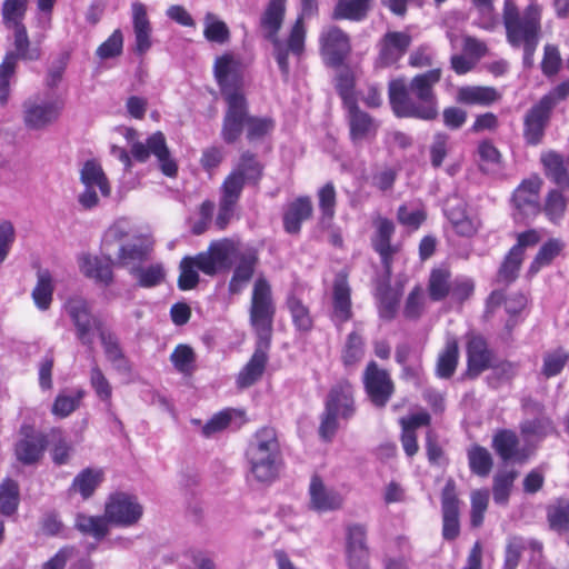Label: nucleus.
Returning <instances> with one entry per match:
<instances>
[{
	"label": "nucleus",
	"mask_w": 569,
	"mask_h": 569,
	"mask_svg": "<svg viewBox=\"0 0 569 569\" xmlns=\"http://www.w3.org/2000/svg\"><path fill=\"white\" fill-rule=\"evenodd\" d=\"M37 284L32 290V298L36 306L40 310L49 309L52 295H53V284L52 278L48 270H40L37 273Z\"/></svg>",
	"instance_id": "nucleus-48"
},
{
	"label": "nucleus",
	"mask_w": 569,
	"mask_h": 569,
	"mask_svg": "<svg viewBox=\"0 0 569 569\" xmlns=\"http://www.w3.org/2000/svg\"><path fill=\"white\" fill-rule=\"evenodd\" d=\"M541 182L539 180H525L515 190L512 201L517 210L523 217L536 216L540 212L539 190Z\"/></svg>",
	"instance_id": "nucleus-24"
},
{
	"label": "nucleus",
	"mask_w": 569,
	"mask_h": 569,
	"mask_svg": "<svg viewBox=\"0 0 569 569\" xmlns=\"http://www.w3.org/2000/svg\"><path fill=\"white\" fill-rule=\"evenodd\" d=\"M80 181L84 187H98L101 194L108 197L110 194V184L100 163L90 159L87 160L80 170Z\"/></svg>",
	"instance_id": "nucleus-38"
},
{
	"label": "nucleus",
	"mask_w": 569,
	"mask_h": 569,
	"mask_svg": "<svg viewBox=\"0 0 569 569\" xmlns=\"http://www.w3.org/2000/svg\"><path fill=\"white\" fill-rule=\"evenodd\" d=\"M109 520L106 513L103 516H88L77 513L74 519V529L86 536H91L96 540H102L109 533Z\"/></svg>",
	"instance_id": "nucleus-36"
},
{
	"label": "nucleus",
	"mask_w": 569,
	"mask_h": 569,
	"mask_svg": "<svg viewBox=\"0 0 569 569\" xmlns=\"http://www.w3.org/2000/svg\"><path fill=\"white\" fill-rule=\"evenodd\" d=\"M48 440L43 433H31L20 439L14 447L17 459L23 465L37 463L47 448Z\"/></svg>",
	"instance_id": "nucleus-28"
},
{
	"label": "nucleus",
	"mask_w": 569,
	"mask_h": 569,
	"mask_svg": "<svg viewBox=\"0 0 569 569\" xmlns=\"http://www.w3.org/2000/svg\"><path fill=\"white\" fill-rule=\"evenodd\" d=\"M478 154L481 161L479 169L482 172L488 173L500 167L501 153L490 140L479 142Z\"/></svg>",
	"instance_id": "nucleus-61"
},
{
	"label": "nucleus",
	"mask_w": 569,
	"mask_h": 569,
	"mask_svg": "<svg viewBox=\"0 0 569 569\" xmlns=\"http://www.w3.org/2000/svg\"><path fill=\"white\" fill-rule=\"evenodd\" d=\"M412 37L407 31H387L377 42L376 69H386L397 64L408 52Z\"/></svg>",
	"instance_id": "nucleus-10"
},
{
	"label": "nucleus",
	"mask_w": 569,
	"mask_h": 569,
	"mask_svg": "<svg viewBox=\"0 0 569 569\" xmlns=\"http://www.w3.org/2000/svg\"><path fill=\"white\" fill-rule=\"evenodd\" d=\"M319 209L321 212V223H329L335 217L336 190L331 182L326 183L318 191Z\"/></svg>",
	"instance_id": "nucleus-63"
},
{
	"label": "nucleus",
	"mask_w": 569,
	"mask_h": 569,
	"mask_svg": "<svg viewBox=\"0 0 569 569\" xmlns=\"http://www.w3.org/2000/svg\"><path fill=\"white\" fill-rule=\"evenodd\" d=\"M132 20L136 37L134 50L139 54H144L151 48V26L146 7L142 3L136 2L132 4Z\"/></svg>",
	"instance_id": "nucleus-30"
},
{
	"label": "nucleus",
	"mask_w": 569,
	"mask_h": 569,
	"mask_svg": "<svg viewBox=\"0 0 569 569\" xmlns=\"http://www.w3.org/2000/svg\"><path fill=\"white\" fill-rule=\"evenodd\" d=\"M323 57L331 67H339L351 51L350 38L339 27L332 26L320 36Z\"/></svg>",
	"instance_id": "nucleus-19"
},
{
	"label": "nucleus",
	"mask_w": 569,
	"mask_h": 569,
	"mask_svg": "<svg viewBox=\"0 0 569 569\" xmlns=\"http://www.w3.org/2000/svg\"><path fill=\"white\" fill-rule=\"evenodd\" d=\"M563 247V242L555 238L545 242L530 263L527 276L532 278L542 267L549 266L555 260V258L560 254Z\"/></svg>",
	"instance_id": "nucleus-42"
},
{
	"label": "nucleus",
	"mask_w": 569,
	"mask_h": 569,
	"mask_svg": "<svg viewBox=\"0 0 569 569\" xmlns=\"http://www.w3.org/2000/svg\"><path fill=\"white\" fill-rule=\"evenodd\" d=\"M522 254L510 249L503 258V261L497 273V281L505 286H509L518 278V272L523 261Z\"/></svg>",
	"instance_id": "nucleus-53"
},
{
	"label": "nucleus",
	"mask_w": 569,
	"mask_h": 569,
	"mask_svg": "<svg viewBox=\"0 0 569 569\" xmlns=\"http://www.w3.org/2000/svg\"><path fill=\"white\" fill-rule=\"evenodd\" d=\"M20 502L19 485L11 478L4 479L0 485V513L10 517L18 510Z\"/></svg>",
	"instance_id": "nucleus-44"
},
{
	"label": "nucleus",
	"mask_w": 569,
	"mask_h": 569,
	"mask_svg": "<svg viewBox=\"0 0 569 569\" xmlns=\"http://www.w3.org/2000/svg\"><path fill=\"white\" fill-rule=\"evenodd\" d=\"M286 307L290 312L296 330L305 333L312 330L313 319L309 307L306 306L300 298L295 293L288 295L286 299Z\"/></svg>",
	"instance_id": "nucleus-40"
},
{
	"label": "nucleus",
	"mask_w": 569,
	"mask_h": 569,
	"mask_svg": "<svg viewBox=\"0 0 569 569\" xmlns=\"http://www.w3.org/2000/svg\"><path fill=\"white\" fill-rule=\"evenodd\" d=\"M373 3L375 0H337L331 18L333 20L360 22L368 17Z\"/></svg>",
	"instance_id": "nucleus-29"
},
{
	"label": "nucleus",
	"mask_w": 569,
	"mask_h": 569,
	"mask_svg": "<svg viewBox=\"0 0 569 569\" xmlns=\"http://www.w3.org/2000/svg\"><path fill=\"white\" fill-rule=\"evenodd\" d=\"M264 174V164L258 156L249 150L243 151L226 176L220 191L241 197L246 186L258 188Z\"/></svg>",
	"instance_id": "nucleus-7"
},
{
	"label": "nucleus",
	"mask_w": 569,
	"mask_h": 569,
	"mask_svg": "<svg viewBox=\"0 0 569 569\" xmlns=\"http://www.w3.org/2000/svg\"><path fill=\"white\" fill-rule=\"evenodd\" d=\"M500 98L492 87L465 86L457 91L456 101L467 106H490Z\"/></svg>",
	"instance_id": "nucleus-33"
},
{
	"label": "nucleus",
	"mask_w": 569,
	"mask_h": 569,
	"mask_svg": "<svg viewBox=\"0 0 569 569\" xmlns=\"http://www.w3.org/2000/svg\"><path fill=\"white\" fill-rule=\"evenodd\" d=\"M375 233L371 238V246L379 254L385 271L390 274L393 257L400 250L399 246L391 243L395 234V222L386 217L378 216L373 220Z\"/></svg>",
	"instance_id": "nucleus-16"
},
{
	"label": "nucleus",
	"mask_w": 569,
	"mask_h": 569,
	"mask_svg": "<svg viewBox=\"0 0 569 569\" xmlns=\"http://www.w3.org/2000/svg\"><path fill=\"white\" fill-rule=\"evenodd\" d=\"M89 381L91 388L94 390L96 396L104 402L108 407L111 406L112 398V386L96 362L93 360V365L90 369Z\"/></svg>",
	"instance_id": "nucleus-55"
},
{
	"label": "nucleus",
	"mask_w": 569,
	"mask_h": 569,
	"mask_svg": "<svg viewBox=\"0 0 569 569\" xmlns=\"http://www.w3.org/2000/svg\"><path fill=\"white\" fill-rule=\"evenodd\" d=\"M203 36L210 42L223 44L229 41L230 31L222 20H219L212 12H207Z\"/></svg>",
	"instance_id": "nucleus-56"
},
{
	"label": "nucleus",
	"mask_w": 569,
	"mask_h": 569,
	"mask_svg": "<svg viewBox=\"0 0 569 569\" xmlns=\"http://www.w3.org/2000/svg\"><path fill=\"white\" fill-rule=\"evenodd\" d=\"M355 88L356 77L353 71L349 67H343L337 73L336 89L342 99L345 108L357 103Z\"/></svg>",
	"instance_id": "nucleus-51"
},
{
	"label": "nucleus",
	"mask_w": 569,
	"mask_h": 569,
	"mask_svg": "<svg viewBox=\"0 0 569 569\" xmlns=\"http://www.w3.org/2000/svg\"><path fill=\"white\" fill-rule=\"evenodd\" d=\"M459 359V346L456 338H448L443 350L439 353L436 373L438 377L448 379L456 371Z\"/></svg>",
	"instance_id": "nucleus-41"
},
{
	"label": "nucleus",
	"mask_w": 569,
	"mask_h": 569,
	"mask_svg": "<svg viewBox=\"0 0 569 569\" xmlns=\"http://www.w3.org/2000/svg\"><path fill=\"white\" fill-rule=\"evenodd\" d=\"M276 305L269 281L259 277L253 284L249 309L250 325L256 333L257 342L253 355L237 376L239 389L254 385L262 377L268 362V350L273 332Z\"/></svg>",
	"instance_id": "nucleus-1"
},
{
	"label": "nucleus",
	"mask_w": 569,
	"mask_h": 569,
	"mask_svg": "<svg viewBox=\"0 0 569 569\" xmlns=\"http://www.w3.org/2000/svg\"><path fill=\"white\" fill-rule=\"evenodd\" d=\"M132 157L139 162H146L150 154L157 158L160 171L169 178L178 174V163L171 157L167 146L166 137L161 131H157L148 137L147 142H134L131 147Z\"/></svg>",
	"instance_id": "nucleus-8"
},
{
	"label": "nucleus",
	"mask_w": 569,
	"mask_h": 569,
	"mask_svg": "<svg viewBox=\"0 0 569 569\" xmlns=\"http://www.w3.org/2000/svg\"><path fill=\"white\" fill-rule=\"evenodd\" d=\"M247 129V139L250 142L262 139L267 136L274 127V122L271 118H259L249 116L248 101L244 99V111L237 118L233 131L224 129V120L222 121L221 138L228 143H234L242 134L243 129Z\"/></svg>",
	"instance_id": "nucleus-14"
},
{
	"label": "nucleus",
	"mask_w": 569,
	"mask_h": 569,
	"mask_svg": "<svg viewBox=\"0 0 569 569\" xmlns=\"http://www.w3.org/2000/svg\"><path fill=\"white\" fill-rule=\"evenodd\" d=\"M309 492L311 506L318 511L336 510L342 506L341 495L333 489L326 488L318 476L312 477Z\"/></svg>",
	"instance_id": "nucleus-27"
},
{
	"label": "nucleus",
	"mask_w": 569,
	"mask_h": 569,
	"mask_svg": "<svg viewBox=\"0 0 569 569\" xmlns=\"http://www.w3.org/2000/svg\"><path fill=\"white\" fill-rule=\"evenodd\" d=\"M362 382L371 403L377 408L386 407L395 392V383L388 370L371 360L366 366Z\"/></svg>",
	"instance_id": "nucleus-12"
},
{
	"label": "nucleus",
	"mask_w": 569,
	"mask_h": 569,
	"mask_svg": "<svg viewBox=\"0 0 569 569\" xmlns=\"http://www.w3.org/2000/svg\"><path fill=\"white\" fill-rule=\"evenodd\" d=\"M62 100L43 101L38 98L23 102V123L27 129L41 131L56 123L63 110Z\"/></svg>",
	"instance_id": "nucleus-9"
},
{
	"label": "nucleus",
	"mask_w": 569,
	"mask_h": 569,
	"mask_svg": "<svg viewBox=\"0 0 569 569\" xmlns=\"http://www.w3.org/2000/svg\"><path fill=\"white\" fill-rule=\"evenodd\" d=\"M84 390L79 389L76 396H67L59 393L52 405V415L59 418H66L70 416L74 410L80 407L81 400L84 397Z\"/></svg>",
	"instance_id": "nucleus-62"
},
{
	"label": "nucleus",
	"mask_w": 569,
	"mask_h": 569,
	"mask_svg": "<svg viewBox=\"0 0 569 569\" xmlns=\"http://www.w3.org/2000/svg\"><path fill=\"white\" fill-rule=\"evenodd\" d=\"M547 519L549 527L557 532H569V501L558 500L548 507Z\"/></svg>",
	"instance_id": "nucleus-54"
},
{
	"label": "nucleus",
	"mask_w": 569,
	"mask_h": 569,
	"mask_svg": "<svg viewBox=\"0 0 569 569\" xmlns=\"http://www.w3.org/2000/svg\"><path fill=\"white\" fill-rule=\"evenodd\" d=\"M233 258L237 259V266L229 281L228 290L231 295H237L252 279L259 256L254 248H247L240 252L237 250Z\"/></svg>",
	"instance_id": "nucleus-20"
},
{
	"label": "nucleus",
	"mask_w": 569,
	"mask_h": 569,
	"mask_svg": "<svg viewBox=\"0 0 569 569\" xmlns=\"http://www.w3.org/2000/svg\"><path fill=\"white\" fill-rule=\"evenodd\" d=\"M14 51L7 52L14 57V68H17L18 59L27 61H37L41 58L42 51L39 46H31L26 27L13 30Z\"/></svg>",
	"instance_id": "nucleus-37"
},
{
	"label": "nucleus",
	"mask_w": 569,
	"mask_h": 569,
	"mask_svg": "<svg viewBox=\"0 0 569 569\" xmlns=\"http://www.w3.org/2000/svg\"><path fill=\"white\" fill-rule=\"evenodd\" d=\"M66 310L76 327L78 339L82 345L92 349L93 337L91 335V330H96V321L102 320L93 317L89 310L87 301L80 298L69 299L66 303Z\"/></svg>",
	"instance_id": "nucleus-18"
},
{
	"label": "nucleus",
	"mask_w": 569,
	"mask_h": 569,
	"mask_svg": "<svg viewBox=\"0 0 569 569\" xmlns=\"http://www.w3.org/2000/svg\"><path fill=\"white\" fill-rule=\"evenodd\" d=\"M180 274L178 278V287L180 290H191L199 283V274L197 272V254L194 257H184L179 264Z\"/></svg>",
	"instance_id": "nucleus-58"
},
{
	"label": "nucleus",
	"mask_w": 569,
	"mask_h": 569,
	"mask_svg": "<svg viewBox=\"0 0 569 569\" xmlns=\"http://www.w3.org/2000/svg\"><path fill=\"white\" fill-rule=\"evenodd\" d=\"M471 510H470V525L473 528H479L483 523L485 512L489 505L488 489L473 490L470 495Z\"/></svg>",
	"instance_id": "nucleus-59"
},
{
	"label": "nucleus",
	"mask_w": 569,
	"mask_h": 569,
	"mask_svg": "<svg viewBox=\"0 0 569 569\" xmlns=\"http://www.w3.org/2000/svg\"><path fill=\"white\" fill-rule=\"evenodd\" d=\"M104 513L110 523L119 527L136 525L143 513V507L137 497L126 492H114L109 496Z\"/></svg>",
	"instance_id": "nucleus-11"
},
{
	"label": "nucleus",
	"mask_w": 569,
	"mask_h": 569,
	"mask_svg": "<svg viewBox=\"0 0 569 569\" xmlns=\"http://www.w3.org/2000/svg\"><path fill=\"white\" fill-rule=\"evenodd\" d=\"M365 355V341L360 333L352 331L348 335L341 351V361L346 368L355 367Z\"/></svg>",
	"instance_id": "nucleus-50"
},
{
	"label": "nucleus",
	"mask_w": 569,
	"mask_h": 569,
	"mask_svg": "<svg viewBox=\"0 0 569 569\" xmlns=\"http://www.w3.org/2000/svg\"><path fill=\"white\" fill-rule=\"evenodd\" d=\"M104 472L99 468H86L73 479L70 491L80 493L83 500L91 498L96 489L102 483Z\"/></svg>",
	"instance_id": "nucleus-35"
},
{
	"label": "nucleus",
	"mask_w": 569,
	"mask_h": 569,
	"mask_svg": "<svg viewBox=\"0 0 569 569\" xmlns=\"http://www.w3.org/2000/svg\"><path fill=\"white\" fill-rule=\"evenodd\" d=\"M28 0H4L2 3V20L10 30L26 27L23 18L27 11Z\"/></svg>",
	"instance_id": "nucleus-49"
},
{
	"label": "nucleus",
	"mask_w": 569,
	"mask_h": 569,
	"mask_svg": "<svg viewBox=\"0 0 569 569\" xmlns=\"http://www.w3.org/2000/svg\"><path fill=\"white\" fill-rule=\"evenodd\" d=\"M246 457L250 472L257 481H273L278 477L281 462L276 430L270 427L259 429L246 450Z\"/></svg>",
	"instance_id": "nucleus-6"
},
{
	"label": "nucleus",
	"mask_w": 569,
	"mask_h": 569,
	"mask_svg": "<svg viewBox=\"0 0 569 569\" xmlns=\"http://www.w3.org/2000/svg\"><path fill=\"white\" fill-rule=\"evenodd\" d=\"M541 7L531 2L520 11L513 0H505L502 23L507 42L516 49L523 50V66L531 68L533 57L541 38Z\"/></svg>",
	"instance_id": "nucleus-4"
},
{
	"label": "nucleus",
	"mask_w": 569,
	"mask_h": 569,
	"mask_svg": "<svg viewBox=\"0 0 569 569\" xmlns=\"http://www.w3.org/2000/svg\"><path fill=\"white\" fill-rule=\"evenodd\" d=\"M288 0H268L259 20L262 36L272 44V54L284 81L290 76L289 53L298 59L305 53L306 26L301 19H296L286 40L279 38L282 28Z\"/></svg>",
	"instance_id": "nucleus-3"
},
{
	"label": "nucleus",
	"mask_w": 569,
	"mask_h": 569,
	"mask_svg": "<svg viewBox=\"0 0 569 569\" xmlns=\"http://www.w3.org/2000/svg\"><path fill=\"white\" fill-rule=\"evenodd\" d=\"M518 477V472L511 470L498 471L492 481V496L497 505L505 506L508 503L513 482Z\"/></svg>",
	"instance_id": "nucleus-45"
},
{
	"label": "nucleus",
	"mask_w": 569,
	"mask_h": 569,
	"mask_svg": "<svg viewBox=\"0 0 569 569\" xmlns=\"http://www.w3.org/2000/svg\"><path fill=\"white\" fill-rule=\"evenodd\" d=\"M238 244L229 238L212 241L207 251L197 254L198 270L207 276H214L230 269Z\"/></svg>",
	"instance_id": "nucleus-13"
},
{
	"label": "nucleus",
	"mask_w": 569,
	"mask_h": 569,
	"mask_svg": "<svg viewBox=\"0 0 569 569\" xmlns=\"http://www.w3.org/2000/svg\"><path fill=\"white\" fill-rule=\"evenodd\" d=\"M518 446L519 439L512 430L502 429L493 436L492 448L503 461L515 457Z\"/></svg>",
	"instance_id": "nucleus-46"
},
{
	"label": "nucleus",
	"mask_w": 569,
	"mask_h": 569,
	"mask_svg": "<svg viewBox=\"0 0 569 569\" xmlns=\"http://www.w3.org/2000/svg\"><path fill=\"white\" fill-rule=\"evenodd\" d=\"M556 431L552 420L548 416L526 419L520 423V432L526 439H542Z\"/></svg>",
	"instance_id": "nucleus-47"
},
{
	"label": "nucleus",
	"mask_w": 569,
	"mask_h": 569,
	"mask_svg": "<svg viewBox=\"0 0 569 569\" xmlns=\"http://www.w3.org/2000/svg\"><path fill=\"white\" fill-rule=\"evenodd\" d=\"M442 538L447 541L455 540L460 533V499L457 486L449 478L441 491Z\"/></svg>",
	"instance_id": "nucleus-15"
},
{
	"label": "nucleus",
	"mask_w": 569,
	"mask_h": 569,
	"mask_svg": "<svg viewBox=\"0 0 569 569\" xmlns=\"http://www.w3.org/2000/svg\"><path fill=\"white\" fill-rule=\"evenodd\" d=\"M492 353L481 336H472L467 343L468 376L478 377L491 367Z\"/></svg>",
	"instance_id": "nucleus-23"
},
{
	"label": "nucleus",
	"mask_w": 569,
	"mask_h": 569,
	"mask_svg": "<svg viewBox=\"0 0 569 569\" xmlns=\"http://www.w3.org/2000/svg\"><path fill=\"white\" fill-rule=\"evenodd\" d=\"M567 209V199L558 189H552L548 192L545 200V213L551 221L561 219Z\"/></svg>",
	"instance_id": "nucleus-64"
},
{
	"label": "nucleus",
	"mask_w": 569,
	"mask_h": 569,
	"mask_svg": "<svg viewBox=\"0 0 569 569\" xmlns=\"http://www.w3.org/2000/svg\"><path fill=\"white\" fill-rule=\"evenodd\" d=\"M555 107L556 104L552 102V98L545 94L528 110L523 122V137L527 143L536 146L541 142L545 136V129Z\"/></svg>",
	"instance_id": "nucleus-17"
},
{
	"label": "nucleus",
	"mask_w": 569,
	"mask_h": 569,
	"mask_svg": "<svg viewBox=\"0 0 569 569\" xmlns=\"http://www.w3.org/2000/svg\"><path fill=\"white\" fill-rule=\"evenodd\" d=\"M333 400V409L343 419L350 418L355 412L353 389L349 381L342 380L331 388L326 402Z\"/></svg>",
	"instance_id": "nucleus-34"
},
{
	"label": "nucleus",
	"mask_w": 569,
	"mask_h": 569,
	"mask_svg": "<svg viewBox=\"0 0 569 569\" xmlns=\"http://www.w3.org/2000/svg\"><path fill=\"white\" fill-rule=\"evenodd\" d=\"M213 76L220 92L227 103L224 129L233 131L237 118L244 111V94L242 92V63L232 52H226L216 58Z\"/></svg>",
	"instance_id": "nucleus-5"
},
{
	"label": "nucleus",
	"mask_w": 569,
	"mask_h": 569,
	"mask_svg": "<svg viewBox=\"0 0 569 569\" xmlns=\"http://www.w3.org/2000/svg\"><path fill=\"white\" fill-rule=\"evenodd\" d=\"M442 70L430 69L411 78H396L388 83V99L393 114L398 118H413L433 121L439 116L438 97L435 87L440 82Z\"/></svg>",
	"instance_id": "nucleus-2"
},
{
	"label": "nucleus",
	"mask_w": 569,
	"mask_h": 569,
	"mask_svg": "<svg viewBox=\"0 0 569 569\" xmlns=\"http://www.w3.org/2000/svg\"><path fill=\"white\" fill-rule=\"evenodd\" d=\"M540 160L546 177L562 190L569 191V170L566 167L563 157L557 151L550 150L542 153Z\"/></svg>",
	"instance_id": "nucleus-31"
},
{
	"label": "nucleus",
	"mask_w": 569,
	"mask_h": 569,
	"mask_svg": "<svg viewBox=\"0 0 569 569\" xmlns=\"http://www.w3.org/2000/svg\"><path fill=\"white\" fill-rule=\"evenodd\" d=\"M313 206L308 196L298 197L290 202L283 213V228L290 234L300 232L303 221L311 218Z\"/></svg>",
	"instance_id": "nucleus-26"
},
{
	"label": "nucleus",
	"mask_w": 569,
	"mask_h": 569,
	"mask_svg": "<svg viewBox=\"0 0 569 569\" xmlns=\"http://www.w3.org/2000/svg\"><path fill=\"white\" fill-rule=\"evenodd\" d=\"M173 367L183 375H191L194 370L196 353L188 345H179L170 356Z\"/></svg>",
	"instance_id": "nucleus-60"
},
{
	"label": "nucleus",
	"mask_w": 569,
	"mask_h": 569,
	"mask_svg": "<svg viewBox=\"0 0 569 569\" xmlns=\"http://www.w3.org/2000/svg\"><path fill=\"white\" fill-rule=\"evenodd\" d=\"M468 461L471 472L479 477H487L493 466V460L488 449L478 445L469 449Z\"/></svg>",
	"instance_id": "nucleus-52"
},
{
	"label": "nucleus",
	"mask_w": 569,
	"mask_h": 569,
	"mask_svg": "<svg viewBox=\"0 0 569 569\" xmlns=\"http://www.w3.org/2000/svg\"><path fill=\"white\" fill-rule=\"evenodd\" d=\"M113 263L110 257L101 259L99 257L84 256L80 267L86 277L103 286H109L113 281Z\"/></svg>",
	"instance_id": "nucleus-32"
},
{
	"label": "nucleus",
	"mask_w": 569,
	"mask_h": 569,
	"mask_svg": "<svg viewBox=\"0 0 569 569\" xmlns=\"http://www.w3.org/2000/svg\"><path fill=\"white\" fill-rule=\"evenodd\" d=\"M332 305V319L338 327L352 318L351 289L345 272H339L333 280Z\"/></svg>",
	"instance_id": "nucleus-21"
},
{
	"label": "nucleus",
	"mask_w": 569,
	"mask_h": 569,
	"mask_svg": "<svg viewBox=\"0 0 569 569\" xmlns=\"http://www.w3.org/2000/svg\"><path fill=\"white\" fill-rule=\"evenodd\" d=\"M375 297L378 301L380 317L387 320L393 319L397 313L400 296L389 281L378 283Z\"/></svg>",
	"instance_id": "nucleus-39"
},
{
	"label": "nucleus",
	"mask_w": 569,
	"mask_h": 569,
	"mask_svg": "<svg viewBox=\"0 0 569 569\" xmlns=\"http://www.w3.org/2000/svg\"><path fill=\"white\" fill-rule=\"evenodd\" d=\"M240 198L226 191H220L218 214L214 224L219 230H224L234 216V211Z\"/></svg>",
	"instance_id": "nucleus-57"
},
{
	"label": "nucleus",
	"mask_w": 569,
	"mask_h": 569,
	"mask_svg": "<svg viewBox=\"0 0 569 569\" xmlns=\"http://www.w3.org/2000/svg\"><path fill=\"white\" fill-rule=\"evenodd\" d=\"M451 273L445 268L431 270L428 280V295L432 301H441L448 297L451 290Z\"/></svg>",
	"instance_id": "nucleus-43"
},
{
	"label": "nucleus",
	"mask_w": 569,
	"mask_h": 569,
	"mask_svg": "<svg viewBox=\"0 0 569 569\" xmlns=\"http://www.w3.org/2000/svg\"><path fill=\"white\" fill-rule=\"evenodd\" d=\"M348 111V122L350 139L353 144H359L365 140L376 137L378 123L366 111L361 110L358 103L346 107Z\"/></svg>",
	"instance_id": "nucleus-22"
},
{
	"label": "nucleus",
	"mask_w": 569,
	"mask_h": 569,
	"mask_svg": "<svg viewBox=\"0 0 569 569\" xmlns=\"http://www.w3.org/2000/svg\"><path fill=\"white\" fill-rule=\"evenodd\" d=\"M96 331L99 335L108 361L119 371H129V361L116 333L106 328L102 321H96Z\"/></svg>",
	"instance_id": "nucleus-25"
}]
</instances>
